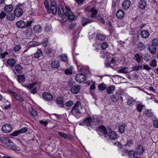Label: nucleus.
<instances>
[{
	"label": "nucleus",
	"instance_id": "nucleus-1",
	"mask_svg": "<svg viewBox=\"0 0 158 158\" xmlns=\"http://www.w3.org/2000/svg\"><path fill=\"white\" fill-rule=\"evenodd\" d=\"M81 102L79 101H77L74 104L71 110L72 114L76 118H78L81 116L82 110L83 109Z\"/></svg>",
	"mask_w": 158,
	"mask_h": 158
},
{
	"label": "nucleus",
	"instance_id": "nucleus-2",
	"mask_svg": "<svg viewBox=\"0 0 158 158\" xmlns=\"http://www.w3.org/2000/svg\"><path fill=\"white\" fill-rule=\"evenodd\" d=\"M36 82H33L32 83L25 85H24V87L28 89H31L30 91H29V92L34 94L37 93L38 90L37 88L35 87L33 89L32 88L36 85Z\"/></svg>",
	"mask_w": 158,
	"mask_h": 158
},
{
	"label": "nucleus",
	"instance_id": "nucleus-3",
	"mask_svg": "<svg viewBox=\"0 0 158 158\" xmlns=\"http://www.w3.org/2000/svg\"><path fill=\"white\" fill-rule=\"evenodd\" d=\"M56 3L54 1H52L51 2L50 9L48 10V12L49 13H52L55 14L57 12V9L56 6Z\"/></svg>",
	"mask_w": 158,
	"mask_h": 158
},
{
	"label": "nucleus",
	"instance_id": "nucleus-4",
	"mask_svg": "<svg viewBox=\"0 0 158 158\" xmlns=\"http://www.w3.org/2000/svg\"><path fill=\"white\" fill-rule=\"evenodd\" d=\"M85 10L86 11L92 12L91 16L92 17H95L98 13L97 11L95 9L94 7L92 8L90 5L86 6Z\"/></svg>",
	"mask_w": 158,
	"mask_h": 158
},
{
	"label": "nucleus",
	"instance_id": "nucleus-5",
	"mask_svg": "<svg viewBox=\"0 0 158 158\" xmlns=\"http://www.w3.org/2000/svg\"><path fill=\"white\" fill-rule=\"evenodd\" d=\"M86 79V76L82 73H79L77 75L75 79L76 81L79 83H82L85 81Z\"/></svg>",
	"mask_w": 158,
	"mask_h": 158
},
{
	"label": "nucleus",
	"instance_id": "nucleus-6",
	"mask_svg": "<svg viewBox=\"0 0 158 158\" xmlns=\"http://www.w3.org/2000/svg\"><path fill=\"white\" fill-rule=\"evenodd\" d=\"M14 14L17 17H20L22 16L23 10L19 6H17L14 10Z\"/></svg>",
	"mask_w": 158,
	"mask_h": 158
},
{
	"label": "nucleus",
	"instance_id": "nucleus-7",
	"mask_svg": "<svg viewBox=\"0 0 158 158\" xmlns=\"http://www.w3.org/2000/svg\"><path fill=\"white\" fill-rule=\"evenodd\" d=\"M2 130L5 133H9L12 130V126L9 124H5L2 126Z\"/></svg>",
	"mask_w": 158,
	"mask_h": 158
},
{
	"label": "nucleus",
	"instance_id": "nucleus-8",
	"mask_svg": "<svg viewBox=\"0 0 158 158\" xmlns=\"http://www.w3.org/2000/svg\"><path fill=\"white\" fill-rule=\"evenodd\" d=\"M42 96L44 99L47 101H51L53 99V96L49 93L44 92L43 93Z\"/></svg>",
	"mask_w": 158,
	"mask_h": 158
},
{
	"label": "nucleus",
	"instance_id": "nucleus-9",
	"mask_svg": "<svg viewBox=\"0 0 158 158\" xmlns=\"http://www.w3.org/2000/svg\"><path fill=\"white\" fill-rule=\"evenodd\" d=\"M145 148L141 144L138 145L135 149V152L136 153L139 155H141L145 151Z\"/></svg>",
	"mask_w": 158,
	"mask_h": 158
},
{
	"label": "nucleus",
	"instance_id": "nucleus-10",
	"mask_svg": "<svg viewBox=\"0 0 158 158\" xmlns=\"http://www.w3.org/2000/svg\"><path fill=\"white\" fill-rule=\"evenodd\" d=\"M45 53L49 56H52L54 55L55 51L50 48H48L45 49Z\"/></svg>",
	"mask_w": 158,
	"mask_h": 158
},
{
	"label": "nucleus",
	"instance_id": "nucleus-11",
	"mask_svg": "<svg viewBox=\"0 0 158 158\" xmlns=\"http://www.w3.org/2000/svg\"><path fill=\"white\" fill-rule=\"evenodd\" d=\"M8 93L11 95L14 96L15 99L17 100L21 101L23 100L22 97L20 95H18L16 92L9 91Z\"/></svg>",
	"mask_w": 158,
	"mask_h": 158
},
{
	"label": "nucleus",
	"instance_id": "nucleus-12",
	"mask_svg": "<svg viewBox=\"0 0 158 158\" xmlns=\"http://www.w3.org/2000/svg\"><path fill=\"white\" fill-rule=\"evenodd\" d=\"M81 87L79 85H75L72 86L71 89V91L73 94H77L80 91Z\"/></svg>",
	"mask_w": 158,
	"mask_h": 158
},
{
	"label": "nucleus",
	"instance_id": "nucleus-13",
	"mask_svg": "<svg viewBox=\"0 0 158 158\" xmlns=\"http://www.w3.org/2000/svg\"><path fill=\"white\" fill-rule=\"evenodd\" d=\"M16 25L18 28H24L26 27V23L23 20H20L16 22Z\"/></svg>",
	"mask_w": 158,
	"mask_h": 158
},
{
	"label": "nucleus",
	"instance_id": "nucleus-14",
	"mask_svg": "<svg viewBox=\"0 0 158 158\" xmlns=\"http://www.w3.org/2000/svg\"><path fill=\"white\" fill-rule=\"evenodd\" d=\"M64 15L67 16L69 21H74L77 19V17L73 14H70L68 12H66Z\"/></svg>",
	"mask_w": 158,
	"mask_h": 158
},
{
	"label": "nucleus",
	"instance_id": "nucleus-15",
	"mask_svg": "<svg viewBox=\"0 0 158 158\" xmlns=\"http://www.w3.org/2000/svg\"><path fill=\"white\" fill-rule=\"evenodd\" d=\"M10 140V139L6 137H0V142L6 147Z\"/></svg>",
	"mask_w": 158,
	"mask_h": 158
},
{
	"label": "nucleus",
	"instance_id": "nucleus-16",
	"mask_svg": "<svg viewBox=\"0 0 158 158\" xmlns=\"http://www.w3.org/2000/svg\"><path fill=\"white\" fill-rule=\"evenodd\" d=\"M136 102V100L132 97L129 96L127 101V104L129 106H131L133 105Z\"/></svg>",
	"mask_w": 158,
	"mask_h": 158
},
{
	"label": "nucleus",
	"instance_id": "nucleus-17",
	"mask_svg": "<svg viewBox=\"0 0 158 158\" xmlns=\"http://www.w3.org/2000/svg\"><path fill=\"white\" fill-rule=\"evenodd\" d=\"M131 2L128 0H125L122 4V7L123 9L127 10L129 9L130 6Z\"/></svg>",
	"mask_w": 158,
	"mask_h": 158
},
{
	"label": "nucleus",
	"instance_id": "nucleus-18",
	"mask_svg": "<svg viewBox=\"0 0 158 158\" xmlns=\"http://www.w3.org/2000/svg\"><path fill=\"white\" fill-rule=\"evenodd\" d=\"M56 103L57 105L60 107H63L64 105L63 99L61 97H59L57 98Z\"/></svg>",
	"mask_w": 158,
	"mask_h": 158
},
{
	"label": "nucleus",
	"instance_id": "nucleus-19",
	"mask_svg": "<svg viewBox=\"0 0 158 158\" xmlns=\"http://www.w3.org/2000/svg\"><path fill=\"white\" fill-rule=\"evenodd\" d=\"M43 52L42 50L40 49H38L36 52L33 54H32V56L33 58H39L40 56H42Z\"/></svg>",
	"mask_w": 158,
	"mask_h": 158
},
{
	"label": "nucleus",
	"instance_id": "nucleus-20",
	"mask_svg": "<svg viewBox=\"0 0 158 158\" xmlns=\"http://www.w3.org/2000/svg\"><path fill=\"white\" fill-rule=\"evenodd\" d=\"M116 16L119 19H122L124 16V13L122 9H119L117 12Z\"/></svg>",
	"mask_w": 158,
	"mask_h": 158
},
{
	"label": "nucleus",
	"instance_id": "nucleus-21",
	"mask_svg": "<svg viewBox=\"0 0 158 158\" xmlns=\"http://www.w3.org/2000/svg\"><path fill=\"white\" fill-rule=\"evenodd\" d=\"M123 98L122 97L119 96L118 95H113L111 97V101L113 102H117L119 99H121L123 101Z\"/></svg>",
	"mask_w": 158,
	"mask_h": 158
},
{
	"label": "nucleus",
	"instance_id": "nucleus-22",
	"mask_svg": "<svg viewBox=\"0 0 158 158\" xmlns=\"http://www.w3.org/2000/svg\"><path fill=\"white\" fill-rule=\"evenodd\" d=\"M146 5V2L144 0H140L139 2L138 7L141 9H144Z\"/></svg>",
	"mask_w": 158,
	"mask_h": 158
},
{
	"label": "nucleus",
	"instance_id": "nucleus-23",
	"mask_svg": "<svg viewBox=\"0 0 158 158\" xmlns=\"http://www.w3.org/2000/svg\"><path fill=\"white\" fill-rule=\"evenodd\" d=\"M92 22L91 20L87 18L86 19L85 18H82L81 23L83 26H85L87 24L91 23Z\"/></svg>",
	"mask_w": 158,
	"mask_h": 158
},
{
	"label": "nucleus",
	"instance_id": "nucleus-24",
	"mask_svg": "<svg viewBox=\"0 0 158 158\" xmlns=\"http://www.w3.org/2000/svg\"><path fill=\"white\" fill-rule=\"evenodd\" d=\"M108 136L110 139L115 140L117 138V135L114 131H112L109 133Z\"/></svg>",
	"mask_w": 158,
	"mask_h": 158
},
{
	"label": "nucleus",
	"instance_id": "nucleus-25",
	"mask_svg": "<svg viewBox=\"0 0 158 158\" xmlns=\"http://www.w3.org/2000/svg\"><path fill=\"white\" fill-rule=\"evenodd\" d=\"M143 114L147 117H151L153 115V113L151 110H146L143 112Z\"/></svg>",
	"mask_w": 158,
	"mask_h": 158
},
{
	"label": "nucleus",
	"instance_id": "nucleus-26",
	"mask_svg": "<svg viewBox=\"0 0 158 158\" xmlns=\"http://www.w3.org/2000/svg\"><path fill=\"white\" fill-rule=\"evenodd\" d=\"M7 64L9 66L13 67L15 64V61L14 59H9L7 60Z\"/></svg>",
	"mask_w": 158,
	"mask_h": 158
},
{
	"label": "nucleus",
	"instance_id": "nucleus-27",
	"mask_svg": "<svg viewBox=\"0 0 158 158\" xmlns=\"http://www.w3.org/2000/svg\"><path fill=\"white\" fill-rule=\"evenodd\" d=\"M51 66L53 68H58L60 66V64L58 61L56 60H54L51 64Z\"/></svg>",
	"mask_w": 158,
	"mask_h": 158
},
{
	"label": "nucleus",
	"instance_id": "nucleus-28",
	"mask_svg": "<svg viewBox=\"0 0 158 158\" xmlns=\"http://www.w3.org/2000/svg\"><path fill=\"white\" fill-rule=\"evenodd\" d=\"M141 36L142 38H147L148 37L149 34L148 31L146 30H143L141 33Z\"/></svg>",
	"mask_w": 158,
	"mask_h": 158
},
{
	"label": "nucleus",
	"instance_id": "nucleus-29",
	"mask_svg": "<svg viewBox=\"0 0 158 158\" xmlns=\"http://www.w3.org/2000/svg\"><path fill=\"white\" fill-rule=\"evenodd\" d=\"M13 10V7L11 5H6L4 8V10L6 12H11Z\"/></svg>",
	"mask_w": 158,
	"mask_h": 158
},
{
	"label": "nucleus",
	"instance_id": "nucleus-30",
	"mask_svg": "<svg viewBox=\"0 0 158 158\" xmlns=\"http://www.w3.org/2000/svg\"><path fill=\"white\" fill-rule=\"evenodd\" d=\"M15 15L12 13L7 14L6 16V18L7 20L9 21H13L15 19Z\"/></svg>",
	"mask_w": 158,
	"mask_h": 158
},
{
	"label": "nucleus",
	"instance_id": "nucleus-31",
	"mask_svg": "<svg viewBox=\"0 0 158 158\" xmlns=\"http://www.w3.org/2000/svg\"><path fill=\"white\" fill-rule=\"evenodd\" d=\"M136 154L133 150H131L129 152L128 157L129 158H137L136 156Z\"/></svg>",
	"mask_w": 158,
	"mask_h": 158
},
{
	"label": "nucleus",
	"instance_id": "nucleus-32",
	"mask_svg": "<svg viewBox=\"0 0 158 158\" xmlns=\"http://www.w3.org/2000/svg\"><path fill=\"white\" fill-rule=\"evenodd\" d=\"M115 89V87L114 85L110 86L106 89L107 93L109 94H112L114 92Z\"/></svg>",
	"mask_w": 158,
	"mask_h": 158
},
{
	"label": "nucleus",
	"instance_id": "nucleus-33",
	"mask_svg": "<svg viewBox=\"0 0 158 158\" xmlns=\"http://www.w3.org/2000/svg\"><path fill=\"white\" fill-rule=\"evenodd\" d=\"M156 49V47L153 46L152 45H150L148 47V50L152 54H154L155 53Z\"/></svg>",
	"mask_w": 158,
	"mask_h": 158
},
{
	"label": "nucleus",
	"instance_id": "nucleus-34",
	"mask_svg": "<svg viewBox=\"0 0 158 158\" xmlns=\"http://www.w3.org/2000/svg\"><path fill=\"white\" fill-rule=\"evenodd\" d=\"M58 15L59 16L62 17L64 15V10L62 7L60 6L58 8Z\"/></svg>",
	"mask_w": 158,
	"mask_h": 158
},
{
	"label": "nucleus",
	"instance_id": "nucleus-35",
	"mask_svg": "<svg viewBox=\"0 0 158 158\" xmlns=\"http://www.w3.org/2000/svg\"><path fill=\"white\" fill-rule=\"evenodd\" d=\"M95 89V82H94L90 87V92L92 95H94V91Z\"/></svg>",
	"mask_w": 158,
	"mask_h": 158
},
{
	"label": "nucleus",
	"instance_id": "nucleus-36",
	"mask_svg": "<svg viewBox=\"0 0 158 158\" xmlns=\"http://www.w3.org/2000/svg\"><path fill=\"white\" fill-rule=\"evenodd\" d=\"M42 29V27L40 25H36L33 27L34 30L36 33L40 32Z\"/></svg>",
	"mask_w": 158,
	"mask_h": 158
},
{
	"label": "nucleus",
	"instance_id": "nucleus-37",
	"mask_svg": "<svg viewBox=\"0 0 158 158\" xmlns=\"http://www.w3.org/2000/svg\"><path fill=\"white\" fill-rule=\"evenodd\" d=\"M99 130L101 131L103 134L105 135L107 134L108 133L106 127L103 126H100L99 127Z\"/></svg>",
	"mask_w": 158,
	"mask_h": 158
},
{
	"label": "nucleus",
	"instance_id": "nucleus-38",
	"mask_svg": "<svg viewBox=\"0 0 158 158\" xmlns=\"http://www.w3.org/2000/svg\"><path fill=\"white\" fill-rule=\"evenodd\" d=\"M17 80L18 82L21 83L24 82L25 81L24 75H18L17 76Z\"/></svg>",
	"mask_w": 158,
	"mask_h": 158
},
{
	"label": "nucleus",
	"instance_id": "nucleus-39",
	"mask_svg": "<svg viewBox=\"0 0 158 158\" xmlns=\"http://www.w3.org/2000/svg\"><path fill=\"white\" fill-rule=\"evenodd\" d=\"M29 112L30 114L33 117H35L37 115V112L32 108H31L29 109Z\"/></svg>",
	"mask_w": 158,
	"mask_h": 158
},
{
	"label": "nucleus",
	"instance_id": "nucleus-40",
	"mask_svg": "<svg viewBox=\"0 0 158 158\" xmlns=\"http://www.w3.org/2000/svg\"><path fill=\"white\" fill-rule=\"evenodd\" d=\"M141 57L138 53H136L134 55V59L138 63H139L141 61Z\"/></svg>",
	"mask_w": 158,
	"mask_h": 158
},
{
	"label": "nucleus",
	"instance_id": "nucleus-41",
	"mask_svg": "<svg viewBox=\"0 0 158 158\" xmlns=\"http://www.w3.org/2000/svg\"><path fill=\"white\" fill-rule=\"evenodd\" d=\"M15 68L16 71L18 73L20 74L22 73V68L21 65L17 64L15 66Z\"/></svg>",
	"mask_w": 158,
	"mask_h": 158
},
{
	"label": "nucleus",
	"instance_id": "nucleus-42",
	"mask_svg": "<svg viewBox=\"0 0 158 158\" xmlns=\"http://www.w3.org/2000/svg\"><path fill=\"white\" fill-rule=\"evenodd\" d=\"M97 37L98 40L102 41L105 40L106 38V35L102 34H98Z\"/></svg>",
	"mask_w": 158,
	"mask_h": 158
},
{
	"label": "nucleus",
	"instance_id": "nucleus-43",
	"mask_svg": "<svg viewBox=\"0 0 158 158\" xmlns=\"http://www.w3.org/2000/svg\"><path fill=\"white\" fill-rule=\"evenodd\" d=\"M92 120V118L90 117H89L85 119L84 121L85 122V125L87 126H89Z\"/></svg>",
	"mask_w": 158,
	"mask_h": 158
},
{
	"label": "nucleus",
	"instance_id": "nucleus-44",
	"mask_svg": "<svg viewBox=\"0 0 158 158\" xmlns=\"http://www.w3.org/2000/svg\"><path fill=\"white\" fill-rule=\"evenodd\" d=\"M117 72L120 73H121L125 74L127 73H128L127 68L126 67L123 68L121 69L118 70Z\"/></svg>",
	"mask_w": 158,
	"mask_h": 158
},
{
	"label": "nucleus",
	"instance_id": "nucleus-45",
	"mask_svg": "<svg viewBox=\"0 0 158 158\" xmlns=\"http://www.w3.org/2000/svg\"><path fill=\"white\" fill-rule=\"evenodd\" d=\"M15 144V143L10 140L6 147L8 149L12 150V149L13 148V147L14 146Z\"/></svg>",
	"mask_w": 158,
	"mask_h": 158
},
{
	"label": "nucleus",
	"instance_id": "nucleus-46",
	"mask_svg": "<svg viewBox=\"0 0 158 158\" xmlns=\"http://www.w3.org/2000/svg\"><path fill=\"white\" fill-rule=\"evenodd\" d=\"M152 45L153 46L157 47L158 46V39L154 38L151 41Z\"/></svg>",
	"mask_w": 158,
	"mask_h": 158
},
{
	"label": "nucleus",
	"instance_id": "nucleus-47",
	"mask_svg": "<svg viewBox=\"0 0 158 158\" xmlns=\"http://www.w3.org/2000/svg\"><path fill=\"white\" fill-rule=\"evenodd\" d=\"M125 126V124L123 123L119 126V131L121 134H122L124 132Z\"/></svg>",
	"mask_w": 158,
	"mask_h": 158
},
{
	"label": "nucleus",
	"instance_id": "nucleus-48",
	"mask_svg": "<svg viewBox=\"0 0 158 158\" xmlns=\"http://www.w3.org/2000/svg\"><path fill=\"white\" fill-rule=\"evenodd\" d=\"M142 68V66L141 65H139L138 66H133L132 68V71H137L140 69H141Z\"/></svg>",
	"mask_w": 158,
	"mask_h": 158
},
{
	"label": "nucleus",
	"instance_id": "nucleus-49",
	"mask_svg": "<svg viewBox=\"0 0 158 158\" xmlns=\"http://www.w3.org/2000/svg\"><path fill=\"white\" fill-rule=\"evenodd\" d=\"M145 47V45L142 42H139L138 44V48L140 50H142L144 49Z\"/></svg>",
	"mask_w": 158,
	"mask_h": 158
},
{
	"label": "nucleus",
	"instance_id": "nucleus-50",
	"mask_svg": "<svg viewBox=\"0 0 158 158\" xmlns=\"http://www.w3.org/2000/svg\"><path fill=\"white\" fill-rule=\"evenodd\" d=\"M157 62L155 60H151L149 63L150 65L152 67H155L157 66Z\"/></svg>",
	"mask_w": 158,
	"mask_h": 158
},
{
	"label": "nucleus",
	"instance_id": "nucleus-51",
	"mask_svg": "<svg viewBox=\"0 0 158 158\" xmlns=\"http://www.w3.org/2000/svg\"><path fill=\"white\" fill-rule=\"evenodd\" d=\"M5 106L4 109L6 110L10 108L11 107L10 103L8 100L6 101L5 102Z\"/></svg>",
	"mask_w": 158,
	"mask_h": 158
},
{
	"label": "nucleus",
	"instance_id": "nucleus-52",
	"mask_svg": "<svg viewBox=\"0 0 158 158\" xmlns=\"http://www.w3.org/2000/svg\"><path fill=\"white\" fill-rule=\"evenodd\" d=\"M143 105L141 104H139L137 105L136 109L139 112H141L143 108Z\"/></svg>",
	"mask_w": 158,
	"mask_h": 158
},
{
	"label": "nucleus",
	"instance_id": "nucleus-53",
	"mask_svg": "<svg viewBox=\"0 0 158 158\" xmlns=\"http://www.w3.org/2000/svg\"><path fill=\"white\" fill-rule=\"evenodd\" d=\"M72 68L70 67L69 69L65 70L64 71V73L65 74L68 75L72 74Z\"/></svg>",
	"mask_w": 158,
	"mask_h": 158
},
{
	"label": "nucleus",
	"instance_id": "nucleus-54",
	"mask_svg": "<svg viewBox=\"0 0 158 158\" xmlns=\"http://www.w3.org/2000/svg\"><path fill=\"white\" fill-rule=\"evenodd\" d=\"M60 60L64 62L67 61L68 59L67 56L64 54H63L60 56Z\"/></svg>",
	"mask_w": 158,
	"mask_h": 158
},
{
	"label": "nucleus",
	"instance_id": "nucleus-55",
	"mask_svg": "<svg viewBox=\"0 0 158 158\" xmlns=\"http://www.w3.org/2000/svg\"><path fill=\"white\" fill-rule=\"evenodd\" d=\"M94 17H95L96 19H97L98 20L100 21L102 23H104V22H105L104 20L103 19V18L101 16L97 15V16H96V17L95 16Z\"/></svg>",
	"mask_w": 158,
	"mask_h": 158
},
{
	"label": "nucleus",
	"instance_id": "nucleus-56",
	"mask_svg": "<svg viewBox=\"0 0 158 158\" xmlns=\"http://www.w3.org/2000/svg\"><path fill=\"white\" fill-rule=\"evenodd\" d=\"M26 35L27 36L31 35H32V30L31 28H28L26 31Z\"/></svg>",
	"mask_w": 158,
	"mask_h": 158
},
{
	"label": "nucleus",
	"instance_id": "nucleus-57",
	"mask_svg": "<svg viewBox=\"0 0 158 158\" xmlns=\"http://www.w3.org/2000/svg\"><path fill=\"white\" fill-rule=\"evenodd\" d=\"M98 88V89L101 90H104L106 88V85L103 84L99 85Z\"/></svg>",
	"mask_w": 158,
	"mask_h": 158
},
{
	"label": "nucleus",
	"instance_id": "nucleus-58",
	"mask_svg": "<svg viewBox=\"0 0 158 158\" xmlns=\"http://www.w3.org/2000/svg\"><path fill=\"white\" fill-rule=\"evenodd\" d=\"M58 134L61 137L65 138H69V136L67 134L63 132H58Z\"/></svg>",
	"mask_w": 158,
	"mask_h": 158
},
{
	"label": "nucleus",
	"instance_id": "nucleus-59",
	"mask_svg": "<svg viewBox=\"0 0 158 158\" xmlns=\"http://www.w3.org/2000/svg\"><path fill=\"white\" fill-rule=\"evenodd\" d=\"M20 134L19 130L16 131L10 134V135L12 136H15L18 135Z\"/></svg>",
	"mask_w": 158,
	"mask_h": 158
},
{
	"label": "nucleus",
	"instance_id": "nucleus-60",
	"mask_svg": "<svg viewBox=\"0 0 158 158\" xmlns=\"http://www.w3.org/2000/svg\"><path fill=\"white\" fill-rule=\"evenodd\" d=\"M73 104V102L72 100H69L66 102L65 104L66 106L70 107L72 106Z\"/></svg>",
	"mask_w": 158,
	"mask_h": 158
},
{
	"label": "nucleus",
	"instance_id": "nucleus-61",
	"mask_svg": "<svg viewBox=\"0 0 158 158\" xmlns=\"http://www.w3.org/2000/svg\"><path fill=\"white\" fill-rule=\"evenodd\" d=\"M108 47V44L107 42H103L101 44V47L103 50H105Z\"/></svg>",
	"mask_w": 158,
	"mask_h": 158
},
{
	"label": "nucleus",
	"instance_id": "nucleus-62",
	"mask_svg": "<svg viewBox=\"0 0 158 158\" xmlns=\"http://www.w3.org/2000/svg\"><path fill=\"white\" fill-rule=\"evenodd\" d=\"M117 94H118V95L119 96L124 95L125 94V92L123 89H120L117 91Z\"/></svg>",
	"mask_w": 158,
	"mask_h": 158
},
{
	"label": "nucleus",
	"instance_id": "nucleus-63",
	"mask_svg": "<svg viewBox=\"0 0 158 158\" xmlns=\"http://www.w3.org/2000/svg\"><path fill=\"white\" fill-rule=\"evenodd\" d=\"M21 48L20 45H17L14 48V51L15 52H18L20 50Z\"/></svg>",
	"mask_w": 158,
	"mask_h": 158
},
{
	"label": "nucleus",
	"instance_id": "nucleus-64",
	"mask_svg": "<svg viewBox=\"0 0 158 158\" xmlns=\"http://www.w3.org/2000/svg\"><path fill=\"white\" fill-rule=\"evenodd\" d=\"M153 125L155 127L158 128V119H156L153 121Z\"/></svg>",
	"mask_w": 158,
	"mask_h": 158
}]
</instances>
